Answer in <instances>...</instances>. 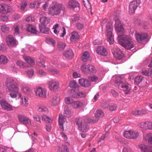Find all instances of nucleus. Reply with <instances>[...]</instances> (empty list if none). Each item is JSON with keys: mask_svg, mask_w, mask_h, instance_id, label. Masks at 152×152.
<instances>
[{"mask_svg": "<svg viewBox=\"0 0 152 152\" xmlns=\"http://www.w3.org/2000/svg\"><path fill=\"white\" fill-rule=\"evenodd\" d=\"M142 76H137L134 79L135 83L137 84H139L142 81Z\"/></svg>", "mask_w": 152, "mask_h": 152, "instance_id": "45", "label": "nucleus"}, {"mask_svg": "<svg viewBox=\"0 0 152 152\" xmlns=\"http://www.w3.org/2000/svg\"><path fill=\"white\" fill-rule=\"evenodd\" d=\"M116 107H117L114 104H111L109 106L108 109L111 111H113L115 110L116 109Z\"/></svg>", "mask_w": 152, "mask_h": 152, "instance_id": "54", "label": "nucleus"}, {"mask_svg": "<svg viewBox=\"0 0 152 152\" xmlns=\"http://www.w3.org/2000/svg\"><path fill=\"white\" fill-rule=\"evenodd\" d=\"M84 4L86 8L88 10H89L88 11L90 12L91 14H92V13L91 11V7L89 0H87L86 1H84Z\"/></svg>", "mask_w": 152, "mask_h": 152, "instance_id": "32", "label": "nucleus"}, {"mask_svg": "<svg viewBox=\"0 0 152 152\" xmlns=\"http://www.w3.org/2000/svg\"><path fill=\"white\" fill-rule=\"evenodd\" d=\"M83 105V103L80 101L73 100L71 106L73 108L78 109L80 108Z\"/></svg>", "mask_w": 152, "mask_h": 152, "instance_id": "23", "label": "nucleus"}, {"mask_svg": "<svg viewBox=\"0 0 152 152\" xmlns=\"http://www.w3.org/2000/svg\"><path fill=\"white\" fill-rule=\"evenodd\" d=\"M17 117L19 121L22 124L25 125H30L31 124V121L29 118L23 115H19Z\"/></svg>", "mask_w": 152, "mask_h": 152, "instance_id": "10", "label": "nucleus"}, {"mask_svg": "<svg viewBox=\"0 0 152 152\" xmlns=\"http://www.w3.org/2000/svg\"><path fill=\"white\" fill-rule=\"evenodd\" d=\"M115 83L119 86L123 88L125 94H127L130 89L129 85L124 79L121 77H118L115 81Z\"/></svg>", "mask_w": 152, "mask_h": 152, "instance_id": "4", "label": "nucleus"}, {"mask_svg": "<svg viewBox=\"0 0 152 152\" xmlns=\"http://www.w3.org/2000/svg\"><path fill=\"white\" fill-rule=\"evenodd\" d=\"M79 82L80 85L85 87H88L91 85L90 81L88 79H80L79 80Z\"/></svg>", "mask_w": 152, "mask_h": 152, "instance_id": "22", "label": "nucleus"}, {"mask_svg": "<svg viewBox=\"0 0 152 152\" xmlns=\"http://www.w3.org/2000/svg\"><path fill=\"white\" fill-rule=\"evenodd\" d=\"M117 39L118 42L125 49L131 50L134 48V43L131 37L121 34L118 36Z\"/></svg>", "mask_w": 152, "mask_h": 152, "instance_id": "1", "label": "nucleus"}, {"mask_svg": "<svg viewBox=\"0 0 152 152\" xmlns=\"http://www.w3.org/2000/svg\"><path fill=\"white\" fill-rule=\"evenodd\" d=\"M17 96H19V97L20 99L21 105L22 106H26L28 104V98L25 96L23 97H21V95L20 94V96L18 94Z\"/></svg>", "mask_w": 152, "mask_h": 152, "instance_id": "27", "label": "nucleus"}, {"mask_svg": "<svg viewBox=\"0 0 152 152\" xmlns=\"http://www.w3.org/2000/svg\"><path fill=\"white\" fill-rule=\"evenodd\" d=\"M89 127L88 125L86 123H84L81 126H79L78 128L79 130L83 132H86L87 131Z\"/></svg>", "mask_w": 152, "mask_h": 152, "instance_id": "29", "label": "nucleus"}, {"mask_svg": "<svg viewBox=\"0 0 152 152\" xmlns=\"http://www.w3.org/2000/svg\"><path fill=\"white\" fill-rule=\"evenodd\" d=\"M146 122H142L139 124L140 126L142 128H143L145 129H146Z\"/></svg>", "mask_w": 152, "mask_h": 152, "instance_id": "62", "label": "nucleus"}, {"mask_svg": "<svg viewBox=\"0 0 152 152\" xmlns=\"http://www.w3.org/2000/svg\"><path fill=\"white\" fill-rule=\"evenodd\" d=\"M90 57V54L88 51H85L83 53L81 57V59L83 61L86 62L87 61Z\"/></svg>", "mask_w": 152, "mask_h": 152, "instance_id": "30", "label": "nucleus"}, {"mask_svg": "<svg viewBox=\"0 0 152 152\" xmlns=\"http://www.w3.org/2000/svg\"><path fill=\"white\" fill-rule=\"evenodd\" d=\"M140 3V0H134L131 2L129 6V12L130 14L134 13L135 11Z\"/></svg>", "mask_w": 152, "mask_h": 152, "instance_id": "7", "label": "nucleus"}, {"mask_svg": "<svg viewBox=\"0 0 152 152\" xmlns=\"http://www.w3.org/2000/svg\"><path fill=\"white\" fill-rule=\"evenodd\" d=\"M51 101V104L55 106L57 105L59 103V98L58 96H54L52 98Z\"/></svg>", "mask_w": 152, "mask_h": 152, "instance_id": "34", "label": "nucleus"}, {"mask_svg": "<svg viewBox=\"0 0 152 152\" xmlns=\"http://www.w3.org/2000/svg\"><path fill=\"white\" fill-rule=\"evenodd\" d=\"M75 123H76L77 125L78 128H79V126H81L83 124L82 119L79 118H77L75 119Z\"/></svg>", "mask_w": 152, "mask_h": 152, "instance_id": "47", "label": "nucleus"}, {"mask_svg": "<svg viewBox=\"0 0 152 152\" xmlns=\"http://www.w3.org/2000/svg\"><path fill=\"white\" fill-rule=\"evenodd\" d=\"M1 31L3 32H5L8 31L10 29V28L7 27L5 25H3L1 26Z\"/></svg>", "mask_w": 152, "mask_h": 152, "instance_id": "49", "label": "nucleus"}, {"mask_svg": "<svg viewBox=\"0 0 152 152\" xmlns=\"http://www.w3.org/2000/svg\"><path fill=\"white\" fill-rule=\"evenodd\" d=\"M36 95L42 98H46L47 97L46 91L42 87H39L35 90Z\"/></svg>", "mask_w": 152, "mask_h": 152, "instance_id": "11", "label": "nucleus"}, {"mask_svg": "<svg viewBox=\"0 0 152 152\" xmlns=\"http://www.w3.org/2000/svg\"><path fill=\"white\" fill-rule=\"evenodd\" d=\"M138 148L142 152H152V147L143 144L138 145Z\"/></svg>", "mask_w": 152, "mask_h": 152, "instance_id": "19", "label": "nucleus"}, {"mask_svg": "<svg viewBox=\"0 0 152 152\" xmlns=\"http://www.w3.org/2000/svg\"><path fill=\"white\" fill-rule=\"evenodd\" d=\"M72 115V113L71 111L67 108H65L64 112V116L65 117L69 118Z\"/></svg>", "mask_w": 152, "mask_h": 152, "instance_id": "36", "label": "nucleus"}, {"mask_svg": "<svg viewBox=\"0 0 152 152\" xmlns=\"http://www.w3.org/2000/svg\"><path fill=\"white\" fill-rule=\"evenodd\" d=\"M10 8L6 4H0V12L2 14H6L10 11Z\"/></svg>", "mask_w": 152, "mask_h": 152, "instance_id": "17", "label": "nucleus"}, {"mask_svg": "<svg viewBox=\"0 0 152 152\" xmlns=\"http://www.w3.org/2000/svg\"><path fill=\"white\" fill-rule=\"evenodd\" d=\"M57 45L58 48L60 50H63L66 46L64 43L62 42H58Z\"/></svg>", "mask_w": 152, "mask_h": 152, "instance_id": "43", "label": "nucleus"}, {"mask_svg": "<svg viewBox=\"0 0 152 152\" xmlns=\"http://www.w3.org/2000/svg\"><path fill=\"white\" fill-rule=\"evenodd\" d=\"M34 73V71L33 69H31L28 70L27 72V75L29 78H31L32 77Z\"/></svg>", "mask_w": 152, "mask_h": 152, "instance_id": "53", "label": "nucleus"}, {"mask_svg": "<svg viewBox=\"0 0 152 152\" xmlns=\"http://www.w3.org/2000/svg\"><path fill=\"white\" fill-rule=\"evenodd\" d=\"M115 29L118 35V36H119V35H121V34H124V29L121 22L119 19H117L115 20Z\"/></svg>", "mask_w": 152, "mask_h": 152, "instance_id": "9", "label": "nucleus"}, {"mask_svg": "<svg viewBox=\"0 0 152 152\" xmlns=\"http://www.w3.org/2000/svg\"><path fill=\"white\" fill-rule=\"evenodd\" d=\"M64 9L63 6L56 1L53 2L48 9V13L53 16L59 15L61 10Z\"/></svg>", "mask_w": 152, "mask_h": 152, "instance_id": "3", "label": "nucleus"}, {"mask_svg": "<svg viewBox=\"0 0 152 152\" xmlns=\"http://www.w3.org/2000/svg\"><path fill=\"white\" fill-rule=\"evenodd\" d=\"M131 130H128L125 131L124 135L125 137L126 138L130 139Z\"/></svg>", "mask_w": 152, "mask_h": 152, "instance_id": "46", "label": "nucleus"}, {"mask_svg": "<svg viewBox=\"0 0 152 152\" xmlns=\"http://www.w3.org/2000/svg\"><path fill=\"white\" fill-rule=\"evenodd\" d=\"M6 86L8 90L11 91L10 95L11 97L15 98L19 94L20 96V94L19 93V88L17 82L13 79H10L6 82Z\"/></svg>", "mask_w": 152, "mask_h": 152, "instance_id": "2", "label": "nucleus"}, {"mask_svg": "<svg viewBox=\"0 0 152 152\" xmlns=\"http://www.w3.org/2000/svg\"><path fill=\"white\" fill-rule=\"evenodd\" d=\"M146 141H148L150 144H152V133H149L147 134L145 137Z\"/></svg>", "mask_w": 152, "mask_h": 152, "instance_id": "40", "label": "nucleus"}, {"mask_svg": "<svg viewBox=\"0 0 152 152\" xmlns=\"http://www.w3.org/2000/svg\"><path fill=\"white\" fill-rule=\"evenodd\" d=\"M24 58L26 62L30 65L33 66L34 64V60L31 59L30 57L25 56L24 57Z\"/></svg>", "mask_w": 152, "mask_h": 152, "instance_id": "35", "label": "nucleus"}, {"mask_svg": "<svg viewBox=\"0 0 152 152\" xmlns=\"http://www.w3.org/2000/svg\"><path fill=\"white\" fill-rule=\"evenodd\" d=\"M79 4L78 2L75 0H71L68 3V7L70 9H74L77 8L78 10H79Z\"/></svg>", "mask_w": 152, "mask_h": 152, "instance_id": "20", "label": "nucleus"}, {"mask_svg": "<svg viewBox=\"0 0 152 152\" xmlns=\"http://www.w3.org/2000/svg\"><path fill=\"white\" fill-rule=\"evenodd\" d=\"M110 93L113 97H117L118 96V93L114 89L111 90Z\"/></svg>", "mask_w": 152, "mask_h": 152, "instance_id": "59", "label": "nucleus"}, {"mask_svg": "<svg viewBox=\"0 0 152 152\" xmlns=\"http://www.w3.org/2000/svg\"><path fill=\"white\" fill-rule=\"evenodd\" d=\"M87 67H88V64H83L81 66V70L85 74H88V68Z\"/></svg>", "mask_w": 152, "mask_h": 152, "instance_id": "38", "label": "nucleus"}, {"mask_svg": "<svg viewBox=\"0 0 152 152\" xmlns=\"http://www.w3.org/2000/svg\"><path fill=\"white\" fill-rule=\"evenodd\" d=\"M146 129H152V122L147 121L146 123Z\"/></svg>", "mask_w": 152, "mask_h": 152, "instance_id": "57", "label": "nucleus"}, {"mask_svg": "<svg viewBox=\"0 0 152 152\" xmlns=\"http://www.w3.org/2000/svg\"><path fill=\"white\" fill-rule=\"evenodd\" d=\"M50 19L49 17H42L40 18L39 20L41 23L39 24L45 25L47 24L50 22Z\"/></svg>", "mask_w": 152, "mask_h": 152, "instance_id": "28", "label": "nucleus"}, {"mask_svg": "<svg viewBox=\"0 0 152 152\" xmlns=\"http://www.w3.org/2000/svg\"><path fill=\"white\" fill-rule=\"evenodd\" d=\"M38 111L39 112H48V109L45 107L42 106L38 108Z\"/></svg>", "mask_w": 152, "mask_h": 152, "instance_id": "50", "label": "nucleus"}, {"mask_svg": "<svg viewBox=\"0 0 152 152\" xmlns=\"http://www.w3.org/2000/svg\"><path fill=\"white\" fill-rule=\"evenodd\" d=\"M8 18L7 16L4 15L0 16V20L2 22H5L7 20Z\"/></svg>", "mask_w": 152, "mask_h": 152, "instance_id": "61", "label": "nucleus"}, {"mask_svg": "<svg viewBox=\"0 0 152 152\" xmlns=\"http://www.w3.org/2000/svg\"><path fill=\"white\" fill-rule=\"evenodd\" d=\"M26 30L28 32L35 34L38 33V31L37 30L35 26L32 24H28L26 25Z\"/></svg>", "mask_w": 152, "mask_h": 152, "instance_id": "16", "label": "nucleus"}, {"mask_svg": "<svg viewBox=\"0 0 152 152\" xmlns=\"http://www.w3.org/2000/svg\"><path fill=\"white\" fill-rule=\"evenodd\" d=\"M112 51L114 56L117 60H120L122 58L124 54L121 50L118 48L115 51L114 49L112 50Z\"/></svg>", "mask_w": 152, "mask_h": 152, "instance_id": "12", "label": "nucleus"}, {"mask_svg": "<svg viewBox=\"0 0 152 152\" xmlns=\"http://www.w3.org/2000/svg\"><path fill=\"white\" fill-rule=\"evenodd\" d=\"M48 87L51 90L54 91L58 88L59 84L54 80H51L48 82Z\"/></svg>", "mask_w": 152, "mask_h": 152, "instance_id": "15", "label": "nucleus"}, {"mask_svg": "<svg viewBox=\"0 0 152 152\" xmlns=\"http://www.w3.org/2000/svg\"><path fill=\"white\" fill-rule=\"evenodd\" d=\"M66 121V119L62 115H59V117L58 123L60 126V128L62 129L63 131L64 128L63 127V124Z\"/></svg>", "mask_w": 152, "mask_h": 152, "instance_id": "26", "label": "nucleus"}, {"mask_svg": "<svg viewBox=\"0 0 152 152\" xmlns=\"http://www.w3.org/2000/svg\"><path fill=\"white\" fill-rule=\"evenodd\" d=\"M64 56L69 59L72 58L74 57V53L72 49L69 48L63 52Z\"/></svg>", "mask_w": 152, "mask_h": 152, "instance_id": "18", "label": "nucleus"}, {"mask_svg": "<svg viewBox=\"0 0 152 152\" xmlns=\"http://www.w3.org/2000/svg\"><path fill=\"white\" fill-rule=\"evenodd\" d=\"M135 36L137 41L138 42H141L147 38L148 35L146 33H139L136 32L135 34Z\"/></svg>", "mask_w": 152, "mask_h": 152, "instance_id": "13", "label": "nucleus"}, {"mask_svg": "<svg viewBox=\"0 0 152 152\" xmlns=\"http://www.w3.org/2000/svg\"><path fill=\"white\" fill-rule=\"evenodd\" d=\"M96 51L98 54L102 56H106L107 54V50L102 46L99 47L97 48Z\"/></svg>", "mask_w": 152, "mask_h": 152, "instance_id": "21", "label": "nucleus"}, {"mask_svg": "<svg viewBox=\"0 0 152 152\" xmlns=\"http://www.w3.org/2000/svg\"><path fill=\"white\" fill-rule=\"evenodd\" d=\"M13 27L14 29V34L15 36L18 35L19 33V28L18 25L14 24Z\"/></svg>", "mask_w": 152, "mask_h": 152, "instance_id": "39", "label": "nucleus"}, {"mask_svg": "<svg viewBox=\"0 0 152 152\" xmlns=\"http://www.w3.org/2000/svg\"><path fill=\"white\" fill-rule=\"evenodd\" d=\"M39 28L40 32L44 34H48L49 33V29L46 27L45 25L39 24Z\"/></svg>", "mask_w": 152, "mask_h": 152, "instance_id": "24", "label": "nucleus"}, {"mask_svg": "<svg viewBox=\"0 0 152 152\" xmlns=\"http://www.w3.org/2000/svg\"><path fill=\"white\" fill-rule=\"evenodd\" d=\"M0 104L3 109L7 111L13 110L12 107L3 100L0 101Z\"/></svg>", "mask_w": 152, "mask_h": 152, "instance_id": "14", "label": "nucleus"}, {"mask_svg": "<svg viewBox=\"0 0 152 152\" xmlns=\"http://www.w3.org/2000/svg\"><path fill=\"white\" fill-rule=\"evenodd\" d=\"M69 92L70 95L74 98H85L86 96V93L81 91H76L74 89H70Z\"/></svg>", "mask_w": 152, "mask_h": 152, "instance_id": "6", "label": "nucleus"}, {"mask_svg": "<svg viewBox=\"0 0 152 152\" xmlns=\"http://www.w3.org/2000/svg\"><path fill=\"white\" fill-rule=\"evenodd\" d=\"M80 37V36L78 33L76 31L73 32L70 37V40L72 42H75L78 40Z\"/></svg>", "mask_w": 152, "mask_h": 152, "instance_id": "25", "label": "nucleus"}, {"mask_svg": "<svg viewBox=\"0 0 152 152\" xmlns=\"http://www.w3.org/2000/svg\"><path fill=\"white\" fill-rule=\"evenodd\" d=\"M21 68H23L25 66H24L23 63L21 61H18L16 63Z\"/></svg>", "mask_w": 152, "mask_h": 152, "instance_id": "64", "label": "nucleus"}, {"mask_svg": "<svg viewBox=\"0 0 152 152\" xmlns=\"http://www.w3.org/2000/svg\"><path fill=\"white\" fill-rule=\"evenodd\" d=\"M104 112L101 110H96V113L95 114V118H99L100 117H102L104 116Z\"/></svg>", "mask_w": 152, "mask_h": 152, "instance_id": "37", "label": "nucleus"}, {"mask_svg": "<svg viewBox=\"0 0 152 152\" xmlns=\"http://www.w3.org/2000/svg\"><path fill=\"white\" fill-rule=\"evenodd\" d=\"M87 68H88V74H93L96 72V69L93 65L88 64V67H87Z\"/></svg>", "mask_w": 152, "mask_h": 152, "instance_id": "33", "label": "nucleus"}, {"mask_svg": "<svg viewBox=\"0 0 152 152\" xmlns=\"http://www.w3.org/2000/svg\"><path fill=\"white\" fill-rule=\"evenodd\" d=\"M9 60L7 58L3 55L0 56V64H5L8 62Z\"/></svg>", "mask_w": 152, "mask_h": 152, "instance_id": "31", "label": "nucleus"}, {"mask_svg": "<svg viewBox=\"0 0 152 152\" xmlns=\"http://www.w3.org/2000/svg\"><path fill=\"white\" fill-rule=\"evenodd\" d=\"M27 5V2L26 1L20 4V9L22 10H23Z\"/></svg>", "mask_w": 152, "mask_h": 152, "instance_id": "60", "label": "nucleus"}, {"mask_svg": "<svg viewBox=\"0 0 152 152\" xmlns=\"http://www.w3.org/2000/svg\"><path fill=\"white\" fill-rule=\"evenodd\" d=\"M69 86L70 87L76 88L77 87L78 84L75 81H71L70 82Z\"/></svg>", "mask_w": 152, "mask_h": 152, "instance_id": "44", "label": "nucleus"}, {"mask_svg": "<svg viewBox=\"0 0 152 152\" xmlns=\"http://www.w3.org/2000/svg\"><path fill=\"white\" fill-rule=\"evenodd\" d=\"M109 106L108 104L105 102H103L101 104V107L104 109L108 108Z\"/></svg>", "mask_w": 152, "mask_h": 152, "instance_id": "58", "label": "nucleus"}, {"mask_svg": "<svg viewBox=\"0 0 152 152\" xmlns=\"http://www.w3.org/2000/svg\"><path fill=\"white\" fill-rule=\"evenodd\" d=\"M42 120L45 121L46 122L50 123L52 122V119L46 115L43 114L42 115Z\"/></svg>", "mask_w": 152, "mask_h": 152, "instance_id": "41", "label": "nucleus"}, {"mask_svg": "<svg viewBox=\"0 0 152 152\" xmlns=\"http://www.w3.org/2000/svg\"><path fill=\"white\" fill-rule=\"evenodd\" d=\"M73 100L72 99L70 98L69 97H66L65 99V101L66 103L68 104H72V103L73 101Z\"/></svg>", "mask_w": 152, "mask_h": 152, "instance_id": "48", "label": "nucleus"}, {"mask_svg": "<svg viewBox=\"0 0 152 152\" xmlns=\"http://www.w3.org/2000/svg\"><path fill=\"white\" fill-rule=\"evenodd\" d=\"M33 118L35 121H36L39 123H41L40 117L38 115H34L33 116Z\"/></svg>", "mask_w": 152, "mask_h": 152, "instance_id": "55", "label": "nucleus"}, {"mask_svg": "<svg viewBox=\"0 0 152 152\" xmlns=\"http://www.w3.org/2000/svg\"><path fill=\"white\" fill-rule=\"evenodd\" d=\"M139 135V134L138 132L135 131L131 130V139H135Z\"/></svg>", "mask_w": 152, "mask_h": 152, "instance_id": "42", "label": "nucleus"}, {"mask_svg": "<svg viewBox=\"0 0 152 152\" xmlns=\"http://www.w3.org/2000/svg\"><path fill=\"white\" fill-rule=\"evenodd\" d=\"M7 45L10 47H14L17 45V41L12 36L9 35L6 38Z\"/></svg>", "mask_w": 152, "mask_h": 152, "instance_id": "8", "label": "nucleus"}, {"mask_svg": "<svg viewBox=\"0 0 152 152\" xmlns=\"http://www.w3.org/2000/svg\"><path fill=\"white\" fill-rule=\"evenodd\" d=\"M88 79V80L90 81V82H96L98 80V77L95 76H93L89 77Z\"/></svg>", "mask_w": 152, "mask_h": 152, "instance_id": "52", "label": "nucleus"}, {"mask_svg": "<svg viewBox=\"0 0 152 152\" xmlns=\"http://www.w3.org/2000/svg\"><path fill=\"white\" fill-rule=\"evenodd\" d=\"M76 27L78 30L81 29L83 28L84 25L82 23H78L76 24Z\"/></svg>", "mask_w": 152, "mask_h": 152, "instance_id": "56", "label": "nucleus"}, {"mask_svg": "<svg viewBox=\"0 0 152 152\" xmlns=\"http://www.w3.org/2000/svg\"><path fill=\"white\" fill-rule=\"evenodd\" d=\"M46 42L47 43L52 44L53 46H54L55 42L53 39L51 38H48L46 39Z\"/></svg>", "mask_w": 152, "mask_h": 152, "instance_id": "51", "label": "nucleus"}, {"mask_svg": "<svg viewBox=\"0 0 152 152\" xmlns=\"http://www.w3.org/2000/svg\"><path fill=\"white\" fill-rule=\"evenodd\" d=\"M112 30V26L111 23H108L106 26L105 31L107 33V41L110 44H113L114 41Z\"/></svg>", "mask_w": 152, "mask_h": 152, "instance_id": "5", "label": "nucleus"}, {"mask_svg": "<svg viewBox=\"0 0 152 152\" xmlns=\"http://www.w3.org/2000/svg\"><path fill=\"white\" fill-rule=\"evenodd\" d=\"M59 136L61 137V139L63 140H66L67 139L66 135L63 132L60 133Z\"/></svg>", "mask_w": 152, "mask_h": 152, "instance_id": "63", "label": "nucleus"}]
</instances>
